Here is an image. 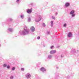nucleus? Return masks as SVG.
Wrapping results in <instances>:
<instances>
[{
  "label": "nucleus",
  "mask_w": 79,
  "mask_h": 79,
  "mask_svg": "<svg viewBox=\"0 0 79 79\" xmlns=\"http://www.w3.org/2000/svg\"><path fill=\"white\" fill-rule=\"evenodd\" d=\"M41 19H42V16L40 15H38L35 19V22L38 23V22H39Z\"/></svg>",
  "instance_id": "obj_1"
},
{
  "label": "nucleus",
  "mask_w": 79,
  "mask_h": 79,
  "mask_svg": "<svg viewBox=\"0 0 79 79\" xmlns=\"http://www.w3.org/2000/svg\"><path fill=\"white\" fill-rule=\"evenodd\" d=\"M75 13V11L74 10H72L70 12V14L71 15L72 17H74L76 15V14H74Z\"/></svg>",
  "instance_id": "obj_2"
},
{
  "label": "nucleus",
  "mask_w": 79,
  "mask_h": 79,
  "mask_svg": "<svg viewBox=\"0 0 79 79\" xmlns=\"http://www.w3.org/2000/svg\"><path fill=\"white\" fill-rule=\"evenodd\" d=\"M70 6V3L69 2H66L65 4V7H68Z\"/></svg>",
  "instance_id": "obj_3"
},
{
  "label": "nucleus",
  "mask_w": 79,
  "mask_h": 79,
  "mask_svg": "<svg viewBox=\"0 0 79 79\" xmlns=\"http://www.w3.org/2000/svg\"><path fill=\"white\" fill-rule=\"evenodd\" d=\"M32 9H28L27 10V12L28 13H31L32 12Z\"/></svg>",
  "instance_id": "obj_4"
},
{
  "label": "nucleus",
  "mask_w": 79,
  "mask_h": 79,
  "mask_svg": "<svg viewBox=\"0 0 79 79\" xmlns=\"http://www.w3.org/2000/svg\"><path fill=\"white\" fill-rule=\"evenodd\" d=\"M55 53H56V51L55 50H52L50 52V53L51 54H53Z\"/></svg>",
  "instance_id": "obj_5"
},
{
  "label": "nucleus",
  "mask_w": 79,
  "mask_h": 79,
  "mask_svg": "<svg viewBox=\"0 0 79 79\" xmlns=\"http://www.w3.org/2000/svg\"><path fill=\"white\" fill-rule=\"evenodd\" d=\"M68 36L69 37H71L72 36V33L71 32H69L68 34Z\"/></svg>",
  "instance_id": "obj_6"
},
{
  "label": "nucleus",
  "mask_w": 79,
  "mask_h": 79,
  "mask_svg": "<svg viewBox=\"0 0 79 79\" xmlns=\"http://www.w3.org/2000/svg\"><path fill=\"white\" fill-rule=\"evenodd\" d=\"M27 21L28 22H31V17H28V19H27Z\"/></svg>",
  "instance_id": "obj_7"
},
{
  "label": "nucleus",
  "mask_w": 79,
  "mask_h": 79,
  "mask_svg": "<svg viewBox=\"0 0 79 79\" xmlns=\"http://www.w3.org/2000/svg\"><path fill=\"white\" fill-rule=\"evenodd\" d=\"M41 71H45V69L44 67H42L40 69Z\"/></svg>",
  "instance_id": "obj_8"
},
{
  "label": "nucleus",
  "mask_w": 79,
  "mask_h": 79,
  "mask_svg": "<svg viewBox=\"0 0 79 79\" xmlns=\"http://www.w3.org/2000/svg\"><path fill=\"white\" fill-rule=\"evenodd\" d=\"M51 26V27H52L53 26V21H51L50 22Z\"/></svg>",
  "instance_id": "obj_9"
},
{
  "label": "nucleus",
  "mask_w": 79,
  "mask_h": 79,
  "mask_svg": "<svg viewBox=\"0 0 79 79\" xmlns=\"http://www.w3.org/2000/svg\"><path fill=\"white\" fill-rule=\"evenodd\" d=\"M26 77H27V78H29L31 77V75L27 74V75L26 76Z\"/></svg>",
  "instance_id": "obj_10"
},
{
  "label": "nucleus",
  "mask_w": 79,
  "mask_h": 79,
  "mask_svg": "<svg viewBox=\"0 0 79 79\" xmlns=\"http://www.w3.org/2000/svg\"><path fill=\"white\" fill-rule=\"evenodd\" d=\"M31 30H35V28L34 27H30Z\"/></svg>",
  "instance_id": "obj_11"
},
{
  "label": "nucleus",
  "mask_w": 79,
  "mask_h": 79,
  "mask_svg": "<svg viewBox=\"0 0 79 79\" xmlns=\"http://www.w3.org/2000/svg\"><path fill=\"white\" fill-rule=\"evenodd\" d=\"M20 17L22 19H24V15H20Z\"/></svg>",
  "instance_id": "obj_12"
},
{
  "label": "nucleus",
  "mask_w": 79,
  "mask_h": 79,
  "mask_svg": "<svg viewBox=\"0 0 79 79\" xmlns=\"http://www.w3.org/2000/svg\"><path fill=\"white\" fill-rule=\"evenodd\" d=\"M63 26L64 27H66L67 26V24L66 23H64L63 24Z\"/></svg>",
  "instance_id": "obj_13"
},
{
  "label": "nucleus",
  "mask_w": 79,
  "mask_h": 79,
  "mask_svg": "<svg viewBox=\"0 0 79 79\" xmlns=\"http://www.w3.org/2000/svg\"><path fill=\"white\" fill-rule=\"evenodd\" d=\"M24 30H27V27L26 26H24Z\"/></svg>",
  "instance_id": "obj_14"
},
{
  "label": "nucleus",
  "mask_w": 79,
  "mask_h": 79,
  "mask_svg": "<svg viewBox=\"0 0 79 79\" xmlns=\"http://www.w3.org/2000/svg\"><path fill=\"white\" fill-rule=\"evenodd\" d=\"M52 19H55V17L53 16H52Z\"/></svg>",
  "instance_id": "obj_15"
},
{
  "label": "nucleus",
  "mask_w": 79,
  "mask_h": 79,
  "mask_svg": "<svg viewBox=\"0 0 79 79\" xmlns=\"http://www.w3.org/2000/svg\"><path fill=\"white\" fill-rule=\"evenodd\" d=\"M43 26H44V27H45V24L44 23H43Z\"/></svg>",
  "instance_id": "obj_16"
},
{
  "label": "nucleus",
  "mask_w": 79,
  "mask_h": 79,
  "mask_svg": "<svg viewBox=\"0 0 79 79\" xmlns=\"http://www.w3.org/2000/svg\"><path fill=\"white\" fill-rule=\"evenodd\" d=\"M10 79H13V76H11L10 77Z\"/></svg>",
  "instance_id": "obj_17"
},
{
  "label": "nucleus",
  "mask_w": 79,
  "mask_h": 79,
  "mask_svg": "<svg viewBox=\"0 0 79 79\" xmlns=\"http://www.w3.org/2000/svg\"><path fill=\"white\" fill-rule=\"evenodd\" d=\"M21 70L22 71H24V68H22L21 69Z\"/></svg>",
  "instance_id": "obj_18"
},
{
  "label": "nucleus",
  "mask_w": 79,
  "mask_h": 79,
  "mask_svg": "<svg viewBox=\"0 0 79 79\" xmlns=\"http://www.w3.org/2000/svg\"><path fill=\"white\" fill-rule=\"evenodd\" d=\"M15 67H13V68H12V70L13 71V70H15Z\"/></svg>",
  "instance_id": "obj_19"
},
{
  "label": "nucleus",
  "mask_w": 79,
  "mask_h": 79,
  "mask_svg": "<svg viewBox=\"0 0 79 79\" xmlns=\"http://www.w3.org/2000/svg\"><path fill=\"white\" fill-rule=\"evenodd\" d=\"M19 0H17L16 2H17V3H18V2H19Z\"/></svg>",
  "instance_id": "obj_20"
},
{
  "label": "nucleus",
  "mask_w": 79,
  "mask_h": 79,
  "mask_svg": "<svg viewBox=\"0 0 79 79\" xmlns=\"http://www.w3.org/2000/svg\"><path fill=\"white\" fill-rule=\"evenodd\" d=\"M8 30H13L12 28H9L8 29Z\"/></svg>",
  "instance_id": "obj_21"
},
{
  "label": "nucleus",
  "mask_w": 79,
  "mask_h": 79,
  "mask_svg": "<svg viewBox=\"0 0 79 79\" xmlns=\"http://www.w3.org/2000/svg\"><path fill=\"white\" fill-rule=\"evenodd\" d=\"M37 39H40V36H38L37 38Z\"/></svg>",
  "instance_id": "obj_22"
},
{
  "label": "nucleus",
  "mask_w": 79,
  "mask_h": 79,
  "mask_svg": "<svg viewBox=\"0 0 79 79\" xmlns=\"http://www.w3.org/2000/svg\"><path fill=\"white\" fill-rule=\"evenodd\" d=\"M58 15V13L56 12L55 14V15H56H56Z\"/></svg>",
  "instance_id": "obj_23"
},
{
  "label": "nucleus",
  "mask_w": 79,
  "mask_h": 79,
  "mask_svg": "<svg viewBox=\"0 0 79 79\" xmlns=\"http://www.w3.org/2000/svg\"><path fill=\"white\" fill-rule=\"evenodd\" d=\"M7 68H8V69H9V68H10V66H7Z\"/></svg>",
  "instance_id": "obj_24"
},
{
  "label": "nucleus",
  "mask_w": 79,
  "mask_h": 79,
  "mask_svg": "<svg viewBox=\"0 0 79 79\" xmlns=\"http://www.w3.org/2000/svg\"><path fill=\"white\" fill-rule=\"evenodd\" d=\"M53 47V46H51V48L52 49Z\"/></svg>",
  "instance_id": "obj_25"
},
{
  "label": "nucleus",
  "mask_w": 79,
  "mask_h": 79,
  "mask_svg": "<svg viewBox=\"0 0 79 79\" xmlns=\"http://www.w3.org/2000/svg\"><path fill=\"white\" fill-rule=\"evenodd\" d=\"M6 66V64L4 65V67H5Z\"/></svg>",
  "instance_id": "obj_26"
},
{
  "label": "nucleus",
  "mask_w": 79,
  "mask_h": 79,
  "mask_svg": "<svg viewBox=\"0 0 79 79\" xmlns=\"http://www.w3.org/2000/svg\"><path fill=\"white\" fill-rule=\"evenodd\" d=\"M12 20H13V19H10V21H12Z\"/></svg>",
  "instance_id": "obj_27"
},
{
  "label": "nucleus",
  "mask_w": 79,
  "mask_h": 79,
  "mask_svg": "<svg viewBox=\"0 0 79 79\" xmlns=\"http://www.w3.org/2000/svg\"><path fill=\"white\" fill-rule=\"evenodd\" d=\"M33 31H34V30H33Z\"/></svg>",
  "instance_id": "obj_28"
}]
</instances>
